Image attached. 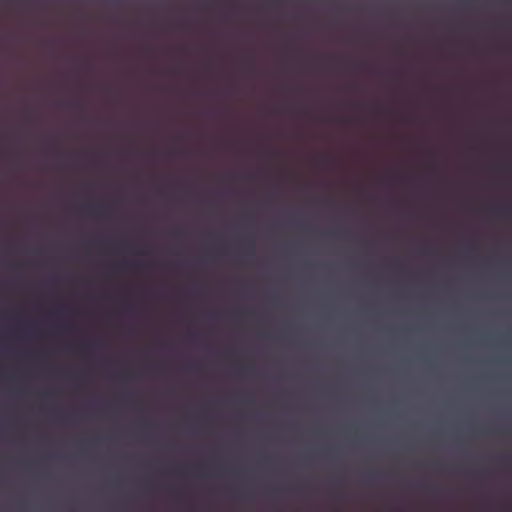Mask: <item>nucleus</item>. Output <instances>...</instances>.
Instances as JSON below:
<instances>
[{"label":"nucleus","instance_id":"obj_1","mask_svg":"<svg viewBox=\"0 0 512 512\" xmlns=\"http://www.w3.org/2000/svg\"><path fill=\"white\" fill-rule=\"evenodd\" d=\"M103 211H104L103 208H91L90 209V212H92L93 214H96V215H100Z\"/></svg>","mask_w":512,"mask_h":512},{"label":"nucleus","instance_id":"obj_2","mask_svg":"<svg viewBox=\"0 0 512 512\" xmlns=\"http://www.w3.org/2000/svg\"><path fill=\"white\" fill-rule=\"evenodd\" d=\"M249 248H250L249 249V254H251V255L254 254V243H250L249 244Z\"/></svg>","mask_w":512,"mask_h":512}]
</instances>
